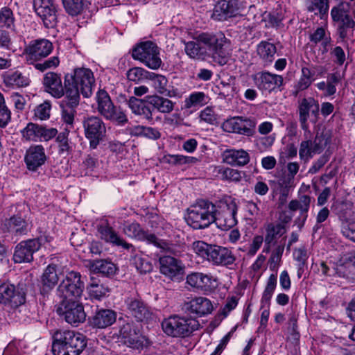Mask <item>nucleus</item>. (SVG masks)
<instances>
[{"label": "nucleus", "instance_id": "obj_41", "mask_svg": "<svg viewBox=\"0 0 355 355\" xmlns=\"http://www.w3.org/2000/svg\"><path fill=\"white\" fill-rule=\"evenodd\" d=\"M87 291L90 298L101 300L107 295L110 289L107 286L102 284L99 279L92 277L87 287Z\"/></svg>", "mask_w": 355, "mask_h": 355}, {"label": "nucleus", "instance_id": "obj_51", "mask_svg": "<svg viewBox=\"0 0 355 355\" xmlns=\"http://www.w3.org/2000/svg\"><path fill=\"white\" fill-rule=\"evenodd\" d=\"M0 26L3 28H13L15 17L13 12L8 7H3L0 10Z\"/></svg>", "mask_w": 355, "mask_h": 355}, {"label": "nucleus", "instance_id": "obj_3", "mask_svg": "<svg viewBox=\"0 0 355 355\" xmlns=\"http://www.w3.org/2000/svg\"><path fill=\"white\" fill-rule=\"evenodd\" d=\"M100 238L114 245L121 246L124 249L130 250L133 254L130 256V262L141 273L149 272L153 270L151 262L141 253L136 252L135 248L123 239L115 230L109 225H101L98 228Z\"/></svg>", "mask_w": 355, "mask_h": 355}, {"label": "nucleus", "instance_id": "obj_47", "mask_svg": "<svg viewBox=\"0 0 355 355\" xmlns=\"http://www.w3.org/2000/svg\"><path fill=\"white\" fill-rule=\"evenodd\" d=\"M41 126L29 123L21 131L23 138L27 141H41Z\"/></svg>", "mask_w": 355, "mask_h": 355}, {"label": "nucleus", "instance_id": "obj_15", "mask_svg": "<svg viewBox=\"0 0 355 355\" xmlns=\"http://www.w3.org/2000/svg\"><path fill=\"white\" fill-rule=\"evenodd\" d=\"M57 313L64 317L67 323L76 327L84 322L86 319L84 307L77 300H62Z\"/></svg>", "mask_w": 355, "mask_h": 355}, {"label": "nucleus", "instance_id": "obj_60", "mask_svg": "<svg viewBox=\"0 0 355 355\" xmlns=\"http://www.w3.org/2000/svg\"><path fill=\"white\" fill-rule=\"evenodd\" d=\"M59 58L57 56H53L42 63L35 64V67L41 71H44L48 69L55 68L59 65Z\"/></svg>", "mask_w": 355, "mask_h": 355}, {"label": "nucleus", "instance_id": "obj_55", "mask_svg": "<svg viewBox=\"0 0 355 355\" xmlns=\"http://www.w3.org/2000/svg\"><path fill=\"white\" fill-rule=\"evenodd\" d=\"M51 105L49 101H44L34 110V116L40 120H46L50 116Z\"/></svg>", "mask_w": 355, "mask_h": 355}, {"label": "nucleus", "instance_id": "obj_57", "mask_svg": "<svg viewBox=\"0 0 355 355\" xmlns=\"http://www.w3.org/2000/svg\"><path fill=\"white\" fill-rule=\"evenodd\" d=\"M167 163L171 164H184L195 162L197 159L193 157L184 156L182 155H169L165 157Z\"/></svg>", "mask_w": 355, "mask_h": 355}, {"label": "nucleus", "instance_id": "obj_1", "mask_svg": "<svg viewBox=\"0 0 355 355\" xmlns=\"http://www.w3.org/2000/svg\"><path fill=\"white\" fill-rule=\"evenodd\" d=\"M64 83L65 95L76 102L77 99L80 100V94L85 98L92 95L95 78L91 69L80 67L65 75Z\"/></svg>", "mask_w": 355, "mask_h": 355}, {"label": "nucleus", "instance_id": "obj_17", "mask_svg": "<svg viewBox=\"0 0 355 355\" xmlns=\"http://www.w3.org/2000/svg\"><path fill=\"white\" fill-rule=\"evenodd\" d=\"M123 233L128 237L139 241H145L149 244L163 250L171 251V247L162 240L159 239L155 234L144 231L137 223H126L123 228Z\"/></svg>", "mask_w": 355, "mask_h": 355}, {"label": "nucleus", "instance_id": "obj_50", "mask_svg": "<svg viewBox=\"0 0 355 355\" xmlns=\"http://www.w3.org/2000/svg\"><path fill=\"white\" fill-rule=\"evenodd\" d=\"M150 73V72L141 67H135L127 71L126 76L128 80L137 83L144 79H148Z\"/></svg>", "mask_w": 355, "mask_h": 355}, {"label": "nucleus", "instance_id": "obj_12", "mask_svg": "<svg viewBox=\"0 0 355 355\" xmlns=\"http://www.w3.org/2000/svg\"><path fill=\"white\" fill-rule=\"evenodd\" d=\"M132 56L153 70L159 69L162 63L157 46L150 41L141 43L136 46L132 51Z\"/></svg>", "mask_w": 355, "mask_h": 355}, {"label": "nucleus", "instance_id": "obj_42", "mask_svg": "<svg viewBox=\"0 0 355 355\" xmlns=\"http://www.w3.org/2000/svg\"><path fill=\"white\" fill-rule=\"evenodd\" d=\"M266 232L264 241L270 245L286 232L285 225L279 222L269 223L266 225Z\"/></svg>", "mask_w": 355, "mask_h": 355}, {"label": "nucleus", "instance_id": "obj_56", "mask_svg": "<svg viewBox=\"0 0 355 355\" xmlns=\"http://www.w3.org/2000/svg\"><path fill=\"white\" fill-rule=\"evenodd\" d=\"M293 257L295 260L298 263V275L300 276V271H303L304 266H305L308 259V254L306 248H300L295 249L293 252Z\"/></svg>", "mask_w": 355, "mask_h": 355}, {"label": "nucleus", "instance_id": "obj_37", "mask_svg": "<svg viewBox=\"0 0 355 355\" xmlns=\"http://www.w3.org/2000/svg\"><path fill=\"white\" fill-rule=\"evenodd\" d=\"M116 319V313L110 309H101L93 316L92 324L97 328H106L112 325Z\"/></svg>", "mask_w": 355, "mask_h": 355}, {"label": "nucleus", "instance_id": "obj_8", "mask_svg": "<svg viewBox=\"0 0 355 355\" xmlns=\"http://www.w3.org/2000/svg\"><path fill=\"white\" fill-rule=\"evenodd\" d=\"M26 292L23 285L17 286L8 282L0 285V304L6 309H18L20 312L26 311Z\"/></svg>", "mask_w": 355, "mask_h": 355}, {"label": "nucleus", "instance_id": "obj_23", "mask_svg": "<svg viewBox=\"0 0 355 355\" xmlns=\"http://www.w3.org/2000/svg\"><path fill=\"white\" fill-rule=\"evenodd\" d=\"M223 126L228 132L252 136L254 132L256 122L252 119L234 117L227 120Z\"/></svg>", "mask_w": 355, "mask_h": 355}, {"label": "nucleus", "instance_id": "obj_6", "mask_svg": "<svg viewBox=\"0 0 355 355\" xmlns=\"http://www.w3.org/2000/svg\"><path fill=\"white\" fill-rule=\"evenodd\" d=\"M216 205L205 200H198L188 209L187 223L193 229L199 230L209 227L214 223Z\"/></svg>", "mask_w": 355, "mask_h": 355}, {"label": "nucleus", "instance_id": "obj_22", "mask_svg": "<svg viewBox=\"0 0 355 355\" xmlns=\"http://www.w3.org/2000/svg\"><path fill=\"white\" fill-rule=\"evenodd\" d=\"M53 49V44L45 39L31 42L24 50L28 61L33 62L49 55Z\"/></svg>", "mask_w": 355, "mask_h": 355}, {"label": "nucleus", "instance_id": "obj_21", "mask_svg": "<svg viewBox=\"0 0 355 355\" xmlns=\"http://www.w3.org/2000/svg\"><path fill=\"white\" fill-rule=\"evenodd\" d=\"M33 8L46 28H53L57 23V6L53 0H34Z\"/></svg>", "mask_w": 355, "mask_h": 355}, {"label": "nucleus", "instance_id": "obj_64", "mask_svg": "<svg viewBox=\"0 0 355 355\" xmlns=\"http://www.w3.org/2000/svg\"><path fill=\"white\" fill-rule=\"evenodd\" d=\"M329 157L326 155L320 156L309 169V173L315 174L322 168L324 164L328 162Z\"/></svg>", "mask_w": 355, "mask_h": 355}, {"label": "nucleus", "instance_id": "obj_36", "mask_svg": "<svg viewBox=\"0 0 355 355\" xmlns=\"http://www.w3.org/2000/svg\"><path fill=\"white\" fill-rule=\"evenodd\" d=\"M184 51L191 59L204 60L207 58L203 44L199 40V35L193 40L184 42Z\"/></svg>", "mask_w": 355, "mask_h": 355}, {"label": "nucleus", "instance_id": "obj_59", "mask_svg": "<svg viewBox=\"0 0 355 355\" xmlns=\"http://www.w3.org/2000/svg\"><path fill=\"white\" fill-rule=\"evenodd\" d=\"M220 173L223 180L239 182L241 179V172L234 168H226Z\"/></svg>", "mask_w": 355, "mask_h": 355}, {"label": "nucleus", "instance_id": "obj_33", "mask_svg": "<svg viewBox=\"0 0 355 355\" xmlns=\"http://www.w3.org/2000/svg\"><path fill=\"white\" fill-rule=\"evenodd\" d=\"M331 16L334 21L340 23V28H353L355 26V21L349 15V6L347 4L341 3L333 7Z\"/></svg>", "mask_w": 355, "mask_h": 355}, {"label": "nucleus", "instance_id": "obj_46", "mask_svg": "<svg viewBox=\"0 0 355 355\" xmlns=\"http://www.w3.org/2000/svg\"><path fill=\"white\" fill-rule=\"evenodd\" d=\"M148 103L153 108L164 114L171 112L175 104L172 101L157 95L150 96Z\"/></svg>", "mask_w": 355, "mask_h": 355}, {"label": "nucleus", "instance_id": "obj_45", "mask_svg": "<svg viewBox=\"0 0 355 355\" xmlns=\"http://www.w3.org/2000/svg\"><path fill=\"white\" fill-rule=\"evenodd\" d=\"M306 8L309 12H313L319 15L320 19H326L328 16L329 0H307Z\"/></svg>", "mask_w": 355, "mask_h": 355}, {"label": "nucleus", "instance_id": "obj_53", "mask_svg": "<svg viewBox=\"0 0 355 355\" xmlns=\"http://www.w3.org/2000/svg\"><path fill=\"white\" fill-rule=\"evenodd\" d=\"M69 130L67 128L64 132H60L57 136L55 141L58 144L59 153H64L69 151L71 147L69 142Z\"/></svg>", "mask_w": 355, "mask_h": 355}, {"label": "nucleus", "instance_id": "obj_38", "mask_svg": "<svg viewBox=\"0 0 355 355\" xmlns=\"http://www.w3.org/2000/svg\"><path fill=\"white\" fill-rule=\"evenodd\" d=\"M340 81L341 76L339 73H331L328 74L327 81L319 82L315 86L323 92L324 96H330L336 94V85Z\"/></svg>", "mask_w": 355, "mask_h": 355}, {"label": "nucleus", "instance_id": "obj_34", "mask_svg": "<svg viewBox=\"0 0 355 355\" xmlns=\"http://www.w3.org/2000/svg\"><path fill=\"white\" fill-rule=\"evenodd\" d=\"M223 162L234 166H243L250 162L248 153L243 149H227L222 153Z\"/></svg>", "mask_w": 355, "mask_h": 355}, {"label": "nucleus", "instance_id": "obj_9", "mask_svg": "<svg viewBox=\"0 0 355 355\" xmlns=\"http://www.w3.org/2000/svg\"><path fill=\"white\" fill-rule=\"evenodd\" d=\"M84 289V282L81 280V275L73 270L66 273L58 287V295L63 300H76L80 298Z\"/></svg>", "mask_w": 355, "mask_h": 355}, {"label": "nucleus", "instance_id": "obj_63", "mask_svg": "<svg viewBox=\"0 0 355 355\" xmlns=\"http://www.w3.org/2000/svg\"><path fill=\"white\" fill-rule=\"evenodd\" d=\"M312 83L313 82L311 81L309 79L305 78L300 76V79L295 83V85L294 86V90L293 92V94L295 96H297L300 92L304 91V90L306 89L307 88H309Z\"/></svg>", "mask_w": 355, "mask_h": 355}, {"label": "nucleus", "instance_id": "obj_29", "mask_svg": "<svg viewBox=\"0 0 355 355\" xmlns=\"http://www.w3.org/2000/svg\"><path fill=\"white\" fill-rule=\"evenodd\" d=\"M214 306L210 300L204 297H198L185 302L184 309L186 312L198 316H204L213 311Z\"/></svg>", "mask_w": 355, "mask_h": 355}, {"label": "nucleus", "instance_id": "obj_31", "mask_svg": "<svg viewBox=\"0 0 355 355\" xmlns=\"http://www.w3.org/2000/svg\"><path fill=\"white\" fill-rule=\"evenodd\" d=\"M160 272L171 279H174L184 272V265L180 260L164 256L159 259Z\"/></svg>", "mask_w": 355, "mask_h": 355}, {"label": "nucleus", "instance_id": "obj_4", "mask_svg": "<svg viewBox=\"0 0 355 355\" xmlns=\"http://www.w3.org/2000/svg\"><path fill=\"white\" fill-rule=\"evenodd\" d=\"M199 40L203 44L207 51V58H212L213 61L220 65H224L227 62L229 52L227 47L229 40L221 33H202L199 34Z\"/></svg>", "mask_w": 355, "mask_h": 355}, {"label": "nucleus", "instance_id": "obj_40", "mask_svg": "<svg viewBox=\"0 0 355 355\" xmlns=\"http://www.w3.org/2000/svg\"><path fill=\"white\" fill-rule=\"evenodd\" d=\"M119 334L125 340V342L129 343L130 345L139 342L141 336L139 329L133 322H126L121 326Z\"/></svg>", "mask_w": 355, "mask_h": 355}, {"label": "nucleus", "instance_id": "obj_52", "mask_svg": "<svg viewBox=\"0 0 355 355\" xmlns=\"http://www.w3.org/2000/svg\"><path fill=\"white\" fill-rule=\"evenodd\" d=\"M64 8L70 15L75 16L80 13L83 8V0H62Z\"/></svg>", "mask_w": 355, "mask_h": 355}, {"label": "nucleus", "instance_id": "obj_44", "mask_svg": "<svg viewBox=\"0 0 355 355\" xmlns=\"http://www.w3.org/2000/svg\"><path fill=\"white\" fill-rule=\"evenodd\" d=\"M207 103V97L204 92H194L190 94L184 101V108L196 111Z\"/></svg>", "mask_w": 355, "mask_h": 355}, {"label": "nucleus", "instance_id": "obj_26", "mask_svg": "<svg viewBox=\"0 0 355 355\" xmlns=\"http://www.w3.org/2000/svg\"><path fill=\"white\" fill-rule=\"evenodd\" d=\"M44 91L53 97L60 98L65 96L64 85H62L60 74L55 72H47L44 74L42 81Z\"/></svg>", "mask_w": 355, "mask_h": 355}, {"label": "nucleus", "instance_id": "obj_39", "mask_svg": "<svg viewBox=\"0 0 355 355\" xmlns=\"http://www.w3.org/2000/svg\"><path fill=\"white\" fill-rule=\"evenodd\" d=\"M89 270L95 273H101L105 276H111L116 273V267L110 260L98 259L89 262Z\"/></svg>", "mask_w": 355, "mask_h": 355}, {"label": "nucleus", "instance_id": "obj_54", "mask_svg": "<svg viewBox=\"0 0 355 355\" xmlns=\"http://www.w3.org/2000/svg\"><path fill=\"white\" fill-rule=\"evenodd\" d=\"M11 119V112L5 103L3 94L0 92V127H6Z\"/></svg>", "mask_w": 355, "mask_h": 355}, {"label": "nucleus", "instance_id": "obj_24", "mask_svg": "<svg viewBox=\"0 0 355 355\" xmlns=\"http://www.w3.org/2000/svg\"><path fill=\"white\" fill-rule=\"evenodd\" d=\"M257 87L262 91L272 92L283 85L284 79L281 75L268 71L257 73L253 78Z\"/></svg>", "mask_w": 355, "mask_h": 355}, {"label": "nucleus", "instance_id": "obj_5", "mask_svg": "<svg viewBox=\"0 0 355 355\" xmlns=\"http://www.w3.org/2000/svg\"><path fill=\"white\" fill-rule=\"evenodd\" d=\"M192 249L196 254L214 266H229L236 260L234 255L228 248L217 245H209L202 241L193 242Z\"/></svg>", "mask_w": 355, "mask_h": 355}, {"label": "nucleus", "instance_id": "obj_14", "mask_svg": "<svg viewBox=\"0 0 355 355\" xmlns=\"http://www.w3.org/2000/svg\"><path fill=\"white\" fill-rule=\"evenodd\" d=\"M85 137L89 141V148L96 149L103 140L106 128L103 120L96 116H89L83 120Z\"/></svg>", "mask_w": 355, "mask_h": 355}, {"label": "nucleus", "instance_id": "obj_62", "mask_svg": "<svg viewBox=\"0 0 355 355\" xmlns=\"http://www.w3.org/2000/svg\"><path fill=\"white\" fill-rule=\"evenodd\" d=\"M284 251V247L278 246L272 252L270 258V268L271 270H275L280 261L282 253Z\"/></svg>", "mask_w": 355, "mask_h": 355}, {"label": "nucleus", "instance_id": "obj_7", "mask_svg": "<svg viewBox=\"0 0 355 355\" xmlns=\"http://www.w3.org/2000/svg\"><path fill=\"white\" fill-rule=\"evenodd\" d=\"M199 322L194 318L173 315L164 319L162 327L165 334L172 337L184 338L198 329Z\"/></svg>", "mask_w": 355, "mask_h": 355}, {"label": "nucleus", "instance_id": "obj_35", "mask_svg": "<svg viewBox=\"0 0 355 355\" xmlns=\"http://www.w3.org/2000/svg\"><path fill=\"white\" fill-rule=\"evenodd\" d=\"M79 99H77V101L75 102L69 96L65 95L64 98L60 103L62 119L69 128H72L73 125L74 117L76 114V108L79 105Z\"/></svg>", "mask_w": 355, "mask_h": 355}, {"label": "nucleus", "instance_id": "obj_27", "mask_svg": "<svg viewBox=\"0 0 355 355\" xmlns=\"http://www.w3.org/2000/svg\"><path fill=\"white\" fill-rule=\"evenodd\" d=\"M1 78L4 85L10 89L26 87L31 82L28 75L19 69L9 70L3 73Z\"/></svg>", "mask_w": 355, "mask_h": 355}, {"label": "nucleus", "instance_id": "obj_49", "mask_svg": "<svg viewBox=\"0 0 355 355\" xmlns=\"http://www.w3.org/2000/svg\"><path fill=\"white\" fill-rule=\"evenodd\" d=\"M42 281L44 286L49 288H52L58 281V275L55 270V267L53 266H49L44 270Z\"/></svg>", "mask_w": 355, "mask_h": 355}, {"label": "nucleus", "instance_id": "obj_16", "mask_svg": "<svg viewBox=\"0 0 355 355\" xmlns=\"http://www.w3.org/2000/svg\"><path fill=\"white\" fill-rule=\"evenodd\" d=\"M297 111L301 128L310 133L308 120L311 116L312 122L315 123L318 121L320 112L318 101L311 96L303 98L298 101Z\"/></svg>", "mask_w": 355, "mask_h": 355}, {"label": "nucleus", "instance_id": "obj_25", "mask_svg": "<svg viewBox=\"0 0 355 355\" xmlns=\"http://www.w3.org/2000/svg\"><path fill=\"white\" fill-rule=\"evenodd\" d=\"M46 160L45 149L42 145H32L26 151L24 162L29 171H36Z\"/></svg>", "mask_w": 355, "mask_h": 355}, {"label": "nucleus", "instance_id": "obj_28", "mask_svg": "<svg viewBox=\"0 0 355 355\" xmlns=\"http://www.w3.org/2000/svg\"><path fill=\"white\" fill-rule=\"evenodd\" d=\"M187 283L191 287L200 288L204 291H210L217 286V280L215 277L202 272H193L188 275Z\"/></svg>", "mask_w": 355, "mask_h": 355}, {"label": "nucleus", "instance_id": "obj_20", "mask_svg": "<svg viewBox=\"0 0 355 355\" xmlns=\"http://www.w3.org/2000/svg\"><path fill=\"white\" fill-rule=\"evenodd\" d=\"M127 312L137 321L146 322L152 318L150 307L139 296H130L125 300Z\"/></svg>", "mask_w": 355, "mask_h": 355}, {"label": "nucleus", "instance_id": "obj_32", "mask_svg": "<svg viewBox=\"0 0 355 355\" xmlns=\"http://www.w3.org/2000/svg\"><path fill=\"white\" fill-rule=\"evenodd\" d=\"M148 79L152 81L153 87L159 94L169 98L179 96L178 89H175L169 85L167 78L164 76L150 72Z\"/></svg>", "mask_w": 355, "mask_h": 355}, {"label": "nucleus", "instance_id": "obj_19", "mask_svg": "<svg viewBox=\"0 0 355 355\" xmlns=\"http://www.w3.org/2000/svg\"><path fill=\"white\" fill-rule=\"evenodd\" d=\"M41 239H28L19 243L15 249L13 260L15 263L31 262L33 260V254L42 246Z\"/></svg>", "mask_w": 355, "mask_h": 355}, {"label": "nucleus", "instance_id": "obj_2", "mask_svg": "<svg viewBox=\"0 0 355 355\" xmlns=\"http://www.w3.org/2000/svg\"><path fill=\"white\" fill-rule=\"evenodd\" d=\"M53 339L52 351L54 355H79L87 346L86 337L74 331H57Z\"/></svg>", "mask_w": 355, "mask_h": 355}, {"label": "nucleus", "instance_id": "obj_58", "mask_svg": "<svg viewBox=\"0 0 355 355\" xmlns=\"http://www.w3.org/2000/svg\"><path fill=\"white\" fill-rule=\"evenodd\" d=\"M200 119L209 124H214L217 121V115L213 107L207 106L200 112Z\"/></svg>", "mask_w": 355, "mask_h": 355}, {"label": "nucleus", "instance_id": "obj_43", "mask_svg": "<svg viewBox=\"0 0 355 355\" xmlns=\"http://www.w3.org/2000/svg\"><path fill=\"white\" fill-rule=\"evenodd\" d=\"M257 51L262 61L268 65L274 60L277 48L272 43L261 41L257 45Z\"/></svg>", "mask_w": 355, "mask_h": 355}, {"label": "nucleus", "instance_id": "obj_61", "mask_svg": "<svg viewBox=\"0 0 355 355\" xmlns=\"http://www.w3.org/2000/svg\"><path fill=\"white\" fill-rule=\"evenodd\" d=\"M341 232L345 237L355 242V222L344 223Z\"/></svg>", "mask_w": 355, "mask_h": 355}, {"label": "nucleus", "instance_id": "obj_13", "mask_svg": "<svg viewBox=\"0 0 355 355\" xmlns=\"http://www.w3.org/2000/svg\"><path fill=\"white\" fill-rule=\"evenodd\" d=\"M218 210L216 208L214 223L222 230H227L237 223V205L230 198L220 201L218 205Z\"/></svg>", "mask_w": 355, "mask_h": 355}, {"label": "nucleus", "instance_id": "obj_30", "mask_svg": "<svg viewBox=\"0 0 355 355\" xmlns=\"http://www.w3.org/2000/svg\"><path fill=\"white\" fill-rule=\"evenodd\" d=\"M239 8L236 0L218 1L213 10L211 18L216 21H225L228 18L234 16Z\"/></svg>", "mask_w": 355, "mask_h": 355}, {"label": "nucleus", "instance_id": "obj_48", "mask_svg": "<svg viewBox=\"0 0 355 355\" xmlns=\"http://www.w3.org/2000/svg\"><path fill=\"white\" fill-rule=\"evenodd\" d=\"M277 286V275L271 274L267 281V284L261 297V308L263 304H269Z\"/></svg>", "mask_w": 355, "mask_h": 355}, {"label": "nucleus", "instance_id": "obj_18", "mask_svg": "<svg viewBox=\"0 0 355 355\" xmlns=\"http://www.w3.org/2000/svg\"><path fill=\"white\" fill-rule=\"evenodd\" d=\"M33 223L31 218L21 214L6 218L3 224V230L15 236L26 235L31 231Z\"/></svg>", "mask_w": 355, "mask_h": 355}, {"label": "nucleus", "instance_id": "obj_10", "mask_svg": "<svg viewBox=\"0 0 355 355\" xmlns=\"http://www.w3.org/2000/svg\"><path fill=\"white\" fill-rule=\"evenodd\" d=\"M309 135L304 131V139L299 148L300 159L304 162H308L315 155L320 154L329 142L328 138L322 132H318L313 139L310 138Z\"/></svg>", "mask_w": 355, "mask_h": 355}, {"label": "nucleus", "instance_id": "obj_11", "mask_svg": "<svg viewBox=\"0 0 355 355\" xmlns=\"http://www.w3.org/2000/svg\"><path fill=\"white\" fill-rule=\"evenodd\" d=\"M98 112L106 119L123 125L128 121L125 113L115 107L105 90H99L96 96Z\"/></svg>", "mask_w": 355, "mask_h": 355}]
</instances>
